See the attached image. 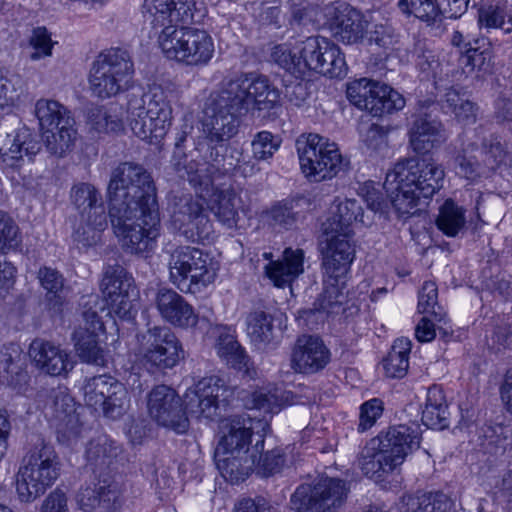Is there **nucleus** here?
<instances>
[{"instance_id":"obj_14","label":"nucleus","mask_w":512,"mask_h":512,"mask_svg":"<svg viewBox=\"0 0 512 512\" xmlns=\"http://www.w3.org/2000/svg\"><path fill=\"white\" fill-rule=\"evenodd\" d=\"M82 322L73 332L75 349L83 362L104 365V350L99 344V332L104 330L99 311L105 304L96 294L85 295L80 300Z\"/></svg>"},{"instance_id":"obj_51","label":"nucleus","mask_w":512,"mask_h":512,"mask_svg":"<svg viewBox=\"0 0 512 512\" xmlns=\"http://www.w3.org/2000/svg\"><path fill=\"white\" fill-rule=\"evenodd\" d=\"M281 139L269 131L256 133L251 141L253 158L257 161H267L280 148Z\"/></svg>"},{"instance_id":"obj_58","label":"nucleus","mask_w":512,"mask_h":512,"mask_svg":"<svg viewBox=\"0 0 512 512\" xmlns=\"http://www.w3.org/2000/svg\"><path fill=\"white\" fill-rule=\"evenodd\" d=\"M388 133V128L372 124L362 134V142L371 152L381 153L388 147Z\"/></svg>"},{"instance_id":"obj_40","label":"nucleus","mask_w":512,"mask_h":512,"mask_svg":"<svg viewBox=\"0 0 512 512\" xmlns=\"http://www.w3.org/2000/svg\"><path fill=\"white\" fill-rule=\"evenodd\" d=\"M273 322V316L263 310H255L248 314L246 331L256 347L266 348L277 344L278 335Z\"/></svg>"},{"instance_id":"obj_32","label":"nucleus","mask_w":512,"mask_h":512,"mask_svg":"<svg viewBox=\"0 0 512 512\" xmlns=\"http://www.w3.org/2000/svg\"><path fill=\"white\" fill-rule=\"evenodd\" d=\"M410 145L418 154H426L447 139L442 123L429 114L419 115L409 132Z\"/></svg>"},{"instance_id":"obj_24","label":"nucleus","mask_w":512,"mask_h":512,"mask_svg":"<svg viewBox=\"0 0 512 512\" xmlns=\"http://www.w3.org/2000/svg\"><path fill=\"white\" fill-rule=\"evenodd\" d=\"M327 247L323 254L324 275L328 279L340 281L349 271L355 257L352 236L341 233L325 235Z\"/></svg>"},{"instance_id":"obj_38","label":"nucleus","mask_w":512,"mask_h":512,"mask_svg":"<svg viewBox=\"0 0 512 512\" xmlns=\"http://www.w3.org/2000/svg\"><path fill=\"white\" fill-rule=\"evenodd\" d=\"M405 450H367L366 455L359 459L362 472L370 477H381L382 473L393 471L405 459Z\"/></svg>"},{"instance_id":"obj_2","label":"nucleus","mask_w":512,"mask_h":512,"mask_svg":"<svg viewBox=\"0 0 512 512\" xmlns=\"http://www.w3.org/2000/svg\"><path fill=\"white\" fill-rule=\"evenodd\" d=\"M107 199L109 218L123 249L137 255L153 251L161 223L151 174L140 164L120 163L112 170Z\"/></svg>"},{"instance_id":"obj_54","label":"nucleus","mask_w":512,"mask_h":512,"mask_svg":"<svg viewBox=\"0 0 512 512\" xmlns=\"http://www.w3.org/2000/svg\"><path fill=\"white\" fill-rule=\"evenodd\" d=\"M481 153L484 156L483 162L488 170H495L506 158V149L496 135H490L482 142Z\"/></svg>"},{"instance_id":"obj_31","label":"nucleus","mask_w":512,"mask_h":512,"mask_svg":"<svg viewBox=\"0 0 512 512\" xmlns=\"http://www.w3.org/2000/svg\"><path fill=\"white\" fill-rule=\"evenodd\" d=\"M263 257L270 260L265 266V275L276 287L290 285L304 271V251L286 248L281 260H271L272 254L265 252Z\"/></svg>"},{"instance_id":"obj_8","label":"nucleus","mask_w":512,"mask_h":512,"mask_svg":"<svg viewBox=\"0 0 512 512\" xmlns=\"http://www.w3.org/2000/svg\"><path fill=\"white\" fill-rule=\"evenodd\" d=\"M134 63L122 48L102 51L92 63L89 84L92 93L102 99L127 91L133 82Z\"/></svg>"},{"instance_id":"obj_25","label":"nucleus","mask_w":512,"mask_h":512,"mask_svg":"<svg viewBox=\"0 0 512 512\" xmlns=\"http://www.w3.org/2000/svg\"><path fill=\"white\" fill-rule=\"evenodd\" d=\"M155 303L163 320L174 327L187 329L198 323V315L193 306L172 289L160 288Z\"/></svg>"},{"instance_id":"obj_10","label":"nucleus","mask_w":512,"mask_h":512,"mask_svg":"<svg viewBox=\"0 0 512 512\" xmlns=\"http://www.w3.org/2000/svg\"><path fill=\"white\" fill-rule=\"evenodd\" d=\"M61 462L55 450H29L16 474V492L21 502H32L51 487L60 475Z\"/></svg>"},{"instance_id":"obj_7","label":"nucleus","mask_w":512,"mask_h":512,"mask_svg":"<svg viewBox=\"0 0 512 512\" xmlns=\"http://www.w3.org/2000/svg\"><path fill=\"white\" fill-rule=\"evenodd\" d=\"M70 199L79 215V225L74 231L73 242L79 250L96 246L102 232L108 226L109 213L100 191L90 183H77L72 186Z\"/></svg>"},{"instance_id":"obj_47","label":"nucleus","mask_w":512,"mask_h":512,"mask_svg":"<svg viewBox=\"0 0 512 512\" xmlns=\"http://www.w3.org/2000/svg\"><path fill=\"white\" fill-rule=\"evenodd\" d=\"M408 512H456L454 501L442 492L409 496Z\"/></svg>"},{"instance_id":"obj_20","label":"nucleus","mask_w":512,"mask_h":512,"mask_svg":"<svg viewBox=\"0 0 512 512\" xmlns=\"http://www.w3.org/2000/svg\"><path fill=\"white\" fill-rule=\"evenodd\" d=\"M150 416L160 425L169 427L177 433H184L189 426L188 416L183 409L180 396L166 385H158L148 396Z\"/></svg>"},{"instance_id":"obj_19","label":"nucleus","mask_w":512,"mask_h":512,"mask_svg":"<svg viewBox=\"0 0 512 512\" xmlns=\"http://www.w3.org/2000/svg\"><path fill=\"white\" fill-rule=\"evenodd\" d=\"M170 223L187 241H209L214 235L213 224L205 213L202 202L190 195L174 201Z\"/></svg>"},{"instance_id":"obj_55","label":"nucleus","mask_w":512,"mask_h":512,"mask_svg":"<svg viewBox=\"0 0 512 512\" xmlns=\"http://www.w3.org/2000/svg\"><path fill=\"white\" fill-rule=\"evenodd\" d=\"M50 409L53 417L61 422L71 421L72 414L75 412L72 397L63 388L52 390L50 394Z\"/></svg>"},{"instance_id":"obj_64","label":"nucleus","mask_w":512,"mask_h":512,"mask_svg":"<svg viewBox=\"0 0 512 512\" xmlns=\"http://www.w3.org/2000/svg\"><path fill=\"white\" fill-rule=\"evenodd\" d=\"M310 95L309 84L303 80H295L285 85L284 97L296 107H302Z\"/></svg>"},{"instance_id":"obj_15","label":"nucleus","mask_w":512,"mask_h":512,"mask_svg":"<svg viewBox=\"0 0 512 512\" xmlns=\"http://www.w3.org/2000/svg\"><path fill=\"white\" fill-rule=\"evenodd\" d=\"M139 352L147 368L172 369L185 358L183 345L167 326H153L139 336Z\"/></svg>"},{"instance_id":"obj_30","label":"nucleus","mask_w":512,"mask_h":512,"mask_svg":"<svg viewBox=\"0 0 512 512\" xmlns=\"http://www.w3.org/2000/svg\"><path fill=\"white\" fill-rule=\"evenodd\" d=\"M477 23L481 31L499 38L510 39L512 33V4L507 0L487 2L477 10ZM511 42V40H509Z\"/></svg>"},{"instance_id":"obj_43","label":"nucleus","mask_w":512,"mask_h":512,"mask_svg":"<svg viewBox=\"0 0 512 512\" xmlns=\"http://www.w3.org/2000/svg\"><path fill=\"white\" fill-rule=\"evenodd\" d=\"M238 398L243 406L249 410H259L265 414L278 413L282 405V397L276 388H259L254 391L242 390L238 392Z\"/></svg>"},{"instance_id":"obj_33","label":"nucleus","mask_w":512,"mask_h":512,"mask_svg":"<svg viewBox=\"0 0 512 512\" xmlns=\"http://www.w3.org/2000/svg\"><path fill=\"white\" fill-rule=\"evenodd\" d=\"M251 450H214V461L221 475L231 484L243 482L253 471Z\"/></svg>"},{"instance_id":"obj_62","label":"nucleus","mask_w":512,"mask_h":512,"mask_svg":"<svg viewBox=\"0 0 512 512\" xmlns=\"http://www.w3.org/2000/svg\"><path fill=\"white\" fill-rule=\"evenodd\" d=\"M495 49L481 50L476 53L471 52L463 54L461 63L470 70L478 69L480 71L488 72L493 66V51Z\"/></svg>"},{"instance_id":"obj_35","label":"nucleus","mask_w":512,"mask_h":512,"mask_svg":"<svg viewBox=\"0 0 512 512\" xmlns=\"http://www.w3.org/2000/svg\"><path fill=\"white\" fill-rule=\"evenodd\" d=\"M363 223V208L355 199H346L337 206V211L322 223L324 235L341 233L352 236L351 226L356 222Z\"/></svg>"},{"instance_id":"obj_50","label":"nucleus","mask_w":512,"mask_h":512,"mask_svg":"<svg viewBox=\"0 0 512 512\" xmlns=\"http://www.w3.org/2000/svg\"><path fill=\"white\" fill-rule=\"evenodd\" d=\"M22 234L15 220L0 211V253L8 254L21 249Z\"/></svg>"},{"instance_id":"obj_45","label":"nucleus","mask_w":512,"mask_h":512,"mask_svg":"<svg viewBox=\"0 0 512 512\" xmlns=\"http://www.w3.org/2000/svg\"><path fill=\"white\" fill-rule=\"evenodd\" d=\"M466 224L465 210L452 199H447L439 208L437 228L448 237H456Z\"/></svg>"},{"instance_id":"obj_12","label":"nucleus","mask_w":512,"mask_h":512,"mask_svg":"<svg viewBox=\"0 0 512 512\" xmlns=\"http://www.w3.org/2000/svg\"><path fill=\"white\" fill-rule=\"evenodd\" d=\"M209 255L191 246H178L169 257V279L184 293H197L214 281Z\"/></svg>"},{"instance_id":"obj_17","label":"nucleus","mask_w":512,"mask_h":512,"mask_svg":"<svg viewBox=\"0 0 512 512\" xmlns=\"http://www.w3.org/2000/svg\"><path fill=\"white\" fill-rule=\"evenodd\" d=\"M329 39L310 36L294 46L287 43L275 45L271 52L272 60L296 78L304 77L309 72H317L325 44Z\"/></svg>"},{"instance_id":"obj_11","label":"nucleus","mask_w":512,"mask_h":512,"mask_svg":"<svg viewBox=\"0 0 512 512\" xmlns=\"http://www.w3.org/2000/svg\"><path fill=\"white\" fill-rule=\"evenodd\" d=\"M34 112L47 151L63 157L73 148L77 137L74 118L62 104L48 99L38 100Z\"/></svg>"},{"instance_id":"obj_6","label":"nucleus","mask_w":512,"mask_h":512,"mask_svg":"<svg viewBox=\"0 0 512 512\" xmlns=\"http://www.w3.org/2000/svg\"><path fill=\"white\" fill-rule=\"evenodd\" d=\"M128 122L135 136L142 140H161L172 124V107L165 93L156 89L128 101Z\"/></svg>"},{"instance_id":"obj_52","label":"nucleus","mask_w":512,"mask_h":512,"mask_svg":"<svg viewBox=\"0 0 512 512\" xmlns=\"http://www.w3.org/2000/svg\"><path fill=\"white\" fill-rule=\"evenodd\" d=\"M88 123L99 133L118 132L123 127L121 119L105 107L91 108L88 112Z\"/></svg>"},{"instance_id":"obj_28","label":"nucleus","mask_w":512,"mask_h":512,"mask_svg":"<svg viewBox=\"0 0 512 512\" xmlns=\"http://www.w3.org/2000/svg\"><path fill=\"white\" fill-rule=\"evenodd\" d=\"M216 336L215 349L217 355L234 369L253 378L256 371L250 366V357L236 339L235 330L230 326H216L213 329Z\"/></svg>"},{"instance_id":"obj_37","label":"nucleus","mask_w":512,"mask_h":512,"mask_svg":"<svg viewBox=\"0 0 512 512\" xmlns=\"http://www.w3.org/2000/svg\"><path fill=\"white\" fill-rule=\"evenodd\" d=\"M449 415L443 389L438 385H432L427 390L422 423L429 429L444 430L449 427Z\"/></svg>"},{"instance_id":"obj_5","label":"nucleus","mask_w":512,"mask_h":512,"mask_svg":"<svg viewBox=\"0 0 512 512\" xmlns=\"http://www.w3.org/2000/svg\"><path fill=\"white\" fill-rule=\"evenodd\" d=\"M86 458L84 472L89 476L76 496L79 508L84 512H93L96 508L117 512L122 505V490L109 469L110 456L106 450H86Z\"/></svg>"},{"instance_id":"obj_23","label":"nucleus","mask_w":512,"mask_h":512,"mask_svg":"<svg viewBox=\"0 0 512 512\" xmlns=\"http://www.w3.org/2000/svg\"><path fill=\"white\" fill-rule=\"evenodd\" d=\"M29 356L39 370L51 376L67 375L75 364L66 349L39 338L31 342Z\"/></svg>"},{"instance_id":"obj_42","label":"nucleus","mask_w":512,"mask_h":512,"mask_svg":"<svg viewBox=\"0 0 512 512\" xmlns=\"http://www.w3.org/2000/svg\"><path fill=\"white\" fill-rule=\"evenodd\" d=\"M250 452V455H255L253 470L264 477L278 473L285 466L295 462L294 450H251Z\"/></svg>"},{"instance_id":"obj_26","label":"nucleus","mask_w":512,"mask_h":512,"mask_svg":"<svg viewBox=\"0 0 512 512\" xmlns=\"http://www.w3.org/2000/svg\"><path fill=\"white\" fill-rule=\"evenodd\" d=\"M269 431L266 420L251 421L248 427L230 422L221 428L218 448H263Z\"/></svg>"},{"instance_id":"obj_63","label":"nucleus","mask_w":512,"mask_h":512,"mask_svg":"<svg viewBox=\"0 0 512 512\" xmlns=\"http://www.w3.org/2000/svg\"><path fill=\"white\" fill-rule=\"evenodd\" d=\"M438 298V289L434 282L426 281L424 282L420 292H419V300H418V311L421 314H434L437 315L435 311V306L437 305Z\"/></svg>"},{"instance_id":"obj_16","label":"nucleus","mask_w":512,"mask_h":512,"mask_svg":"<svg viewBox=\"0 0 512 512\" xmlns=\"http://www.w3.org/2000/svg\"><path fill=\"white\" fill-rule=\"evenodd\" d=\"M84 402L104 417L112 420L122 417L129 407V394L125 385L111 375L91 377L83 385Z\"/></svg>"},{"instance_id":"obj_27","label":"nucleus","mask_w":512,"mask_h":512,"mask_svg":"<svg viewBox=\"0 0 512 512\" xmlns=\"http://www.w3.org/2000/svg\"><path fill=\"white\" fill-rule=\"evenodd\" d=\"M41 150V143L36 134L23 126L8 134L3 146L0 148V158L9 167L21 166L24 158L32 160Z\"/></svg>"},{"instance_id":"obj_57","label":"nucleus","mask_w":512,"mask_h":512,"mask_svg":"<svg viewBox=\"0 0 512 512\" xmlns=\"http://www.w3.org/2000/svg\"><path fill=\"white\" fill-rule=\"evenodd\" d=\"M470 0H433L431 22H435L440 16L447 18H459L468 9Z\"/></svg>"},{"instance_id":"obj_44","label":"nucleus","mask_w":512,"mask_h":512,"mask_svg":"<svg viewBox=\"0 0 512 512\" xmlns=\"http://www.w3.org/2000/svg\"><path fill=\"white\" fill-rule=\"evenodd\" d=\"M101 290L104 298L130 294L134 290L133 278L123 266L108 265L102 278Z\"/></svg>"},{"instance_id":"obj_1","label":"nucleus","mask_w":512,"mask_h":512,"mask_svg":"<svg viewBox=\"0 0 512 512\" xmlns=\"http://www.w3.org/2000/svg\"><path fill=\"white\" fill-rule=\"evenodd\" d=\"M280 100V92L272 86L264 76L241 74L233 79L225 80L219 89L213 91L205 101L203 132L210 143L209 161L197 162L193 174L201 183L189 182L197 193H208L213 188L216 174H225L239 166L242 152L233 149L227 156L224 142L238 133L240 118L252 108L270 110Z\"/></svg>"},{"instance_id":"obj_4","label":"nucleus","mask_w":512,"mask_h":512,"mask_svg":"<svg viewBox=\"0 0 512 512\" xmlns=\"http://www.w3.org/2000/svg\"><path fill=\"white\" fill-rule=\"evenodd\" d=\"M444 176L434 161L406 158L387 172L384 189L400 217L414 215L421 200L430 199L442 187Z\"/></svg>"},{"instance_id":"obj_22","label":"nucleus","mask_w":512,"mask_h":512,"mask_svg":"<svg viewBox=\"0 0 512 512\" xmlns=\"http://www.w3.org/2000/svg\"><path fill=\"white\" fill-rule=\"evenodd\" d=\"M329 361L330 351L319 337H298L291 356V367L295 372L313 374L324 369Z\"/></svg>"},{"instance_id":"obj_39","label":"nucleus","mask_w":512,"mask_h":512,"mask_svg":"<svg viewBox=\"0 0 512 512\" xmlns=\"http://www.w3.org/2000/svg\"><path fill=\"white\" fill-rule=\"evenodd\" d=\"M240 203L241 198L233 188L215 189L212 193L210 210L223 226L232 229L239 221Z\"/></svg>"},{"instance_id":"obj_60","label":"nucleus","mask_w":512,"mask_h":512,"mask_svg":"<svg viewBox=\"0 0 512 512\" xmlns=\"http://www.w3.org/2000/svg\"><path fill=\"white\" fill-rule=\"evenodd\" d=\"M105 301L108 306V314L125 321H131L135 318L136 311L133 309L130 294L119 297H105Z\"/></svg>"},{"instance_id":"obj_46","label":"nucleus","mask_w":512,"mask_h":512,"mask_svg":"<svg viewBox=\"0 0 512 512\" xmlns=\"http://www.w3.org/2000/svg\"><path fill=\"white\" fill-rule=\"evenodd\" d=\"M193 127L189 124H184L181 130L176 134L175 149L172 155L171 163L180 178L188 182L201 183L199 178L193 174V169H196L195 160L188 161L187 155L183 150V145L187 140L188 135L192 132Z\"/></svg>"},{"instance_id":"obj_49","label":"nucleus","mask_w":512,"mask_h":512,"mask_svg":"<svg viewBox=\"0 0 512 512\" xmlns=\"http://www.w3.org/2000/svg\"><path fill=\"white\" fill-rule=\"evenodd\" d=\"M297 206L298 201L294 199H284L273 204L267 212L270 225L284 230L294 227L298 220V212L295 211Z\"/></svg>"},{"instance_id":"obj_36","label":"nucleus","mask_w":512,"mask_h":512,"mask_svg":"<svg viewBox=\"0 0 512 512\" xmlns=\"http://www.w3.org/2000/svg\"><path fill=\"white\" fill-rule=\"evenodd\" d=\"M345 295L339 288V281L324 278V289L313 304V308L304 309L299 312L301 318L308 321L312 316L324 320V315L330 316L342 311Z\"/></svg>"},{"instance_id":"obj_29","label":"nucleus","mask_w":512,"mask_h":512,"mask_svg":"<svg viewBox=\"0 0 512 512\" xmlns=\"http://www.w3.org/2000/svg\"><path fill=\"white\" fill-rule=\"evenodd\" d=\"M390 86L378 81L361 78L347 85V98L349 101L361 110L368 111L375 117H381L378 114L382 110L381 105L386 103L387 90Z\"/></svg>"},{"instance_id":"obj_41","label":"nucleus","mask_w":512,"mask_h":512,"mask_svg":"<svg viewBox=\"0 0 512 512\" xmlns=\"http://www.w3.org/2000/svg\"><path fill=\"white\" fill-rule=\"evenodd\" d=\"M412 343L408 338H397L387 356L382 360L385 375L392 379L403 378L409 368V355Z\"/></svg>"},{"instance_id":"obj_3","label":"nucleus","mask_w":512,"mask_h":512,"mask_svg":"<svg viewBox=\"0 0 512 512\" xmlns=\"http://www.w3.org/2000/svg\"><path fill=\"white\" fill-rule=\"evenodd\" d=\"M194 0H144L142 9L163 54L189 66L207 65L214 54L212 37L202 29L186 26L195 22Z\"/></svg>"},{"instance_id":"obj_13","label":"nucleus","mask_w":512,"mask_h":512,"mask_svg":"<svg viewBox=\"0 0 512 512\" xmlns=\"http://www.w3.org/2000/svg\"><path fill=\"white\" fill-rule=\"evenodd\" d=\"M349 491L348 482L338 478L303 483L291 495V508L295 512H336L346 502Z\"/></svg>"},{"instance_id":"obj_61","label":"nucleus","mask_w":512,"mask_h":512,"mask_svg":"<svg viewBox=\"0 0 512 512\" xmlns=\"http://www.w3.org/2000/svg\"><path fill=\"white\" fill-rule=\"evenodd\" d=\"M509 43L508 38H499L490 34L478 38L469 36L467 42L464 43V54L471 52L476 53L486 49H498Z\"/></svg>"},{"instance_id":"obj_9","label":"nucleus","mask_w":512,"mask_h":512,"mask_svg":"<svg viewBox=\"0 0 512 512\" xmlns=\"http://www.w3.org/2000/svg\"><path fill=\"white\" fill-rule=\"evenodd\" d=\"M296 149L301 170L311 181L332 179L348 166L338 145L319 134L300 136L296 141Z\"/></svg>"},{"instance_id":"obj_34","label":"nucleus","mask_w":512,"mask_h":512,"mask_svg":"<svg viewBox=\"0 0 512 512\" xmlns=\"http://www.w3.org/2000/svg\"><path fill=\"white\" fill-rule=\"evenodd\" d=\"M422 432L418 425H397L382 430L369 442L370 448H419Z\"/></svg>"},{"instance_id":"obj_21","label":"nucleus","mask_w":512,"mask_h":512,"mask_svg":"<svg viewBox=\"0 0 512 512\" xmlns=\"http://www.w3.org/2000/svg\"><path fill=\"white\" fill-rule=\"evenodd\" d=\"M329 29L332 36L343 44L361 42L367 34L368 21L363 13L348 3L341 2L329 11Z\"/></svg>"},{"instance_id":"obj_48","label":"nucleus","mask_w":512,"mask_h":512,"mask_svg":"<svg viewBox=\"0 0 512 512\" xmlns=\"http://www.w3.org/2000/svg\"><path fill=\"white\" fill-rule=\"evenodd\" d=\"M320 58L322 67H319L316 73L329 78H342L346 75L347 67L344 55L331 40L325 44L324 53Z\"/></svg>"},{"instance_id":"obj_53","label":"nucleus","mask_w":512,"mask_h":512,"mask_svg":"<svg viewBox=\"0 0 512 512\" xmlns=\"http://www.w3.org/2000/svg\"><path fill=\"white\" fill-rule=\"evenodd\" d=\"M57 42L51 38V33L44 26L36 27L32 30L29 37V45L33 48L30 59L38 61L40 59L50 57L52 50Z\"/></svg>"},{"instance_id":"obj_56","label":"nucleus","mask_w":512,"mask_h":512,"mask_svg":"<svg viewBox=\"0 0 512 512\" xmlns=\"http://www.w3.org/2000/svg\"><path fill=\"white\" fill-rule=\"evenodd\" d=\"M415 64L424 77L429 79L435 77L439 68V61L434 52L428 49L425 44L417 43L414 50Z\"/></svg>"},{"instance_id":"obj_59","label":"nucleus","mask_w":512,"mask_h":512,"mask_svg":"<svg viewBox=\"0 0 512 512\" xmlns=\"http://www.w3.org/2000/svg\"><path fill=\"white\" fill-rule=\"evenodd\" d=\"M383 402L378 398L370 399L360 406L359 423L357 430L365 432L375 425L383 414Z\"/></svg>"},{"instance_id":"obj_18","label":"nucleus","mask_w":512,"mask_h":512,"mask_svg":"<svg viewBox=\"0 0 512 512\" xmlns=\"http://www.w3.org/2000/svg\"><path fill=\"white\" fill-rule=\"evenodd\" d=\"M234 394L235 389L228 386L224 379L204 377L186 394V415L197 420H213L219 415L220 406L228 405Z\"/></svg>"}]
</instances>
